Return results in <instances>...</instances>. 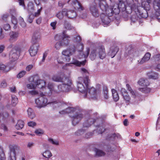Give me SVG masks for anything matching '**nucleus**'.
Wrapping results in <instances>:
<instances>
[{"instance_id":"f257e3e1","label":"nucleus","mask_w":160,"mask_h":160,"mask_svg":"<svg viewBox=\"0 0 160 160\" xmlns=\"http://www.w3.org/2000/svg\"><path fill=\"white\" fill-rule=\"evenodd\" d=\"M81 70L83 78L82 77L78 78L77 82V87L78 91L83 93L84 97H86L87 95V93H86V89H87L88 88L89 81L88 79L89 73L88 71L84 68H81Z\"/></svg>"},{"instance_id":"f03ea898","label":"nucleus","mask_w":160,"mask_h":160,"mask_svg":"<svg viewBox=\"0 0 160 160\" xmlns=\"http://www.w3.org/2000/svg\"><path fill=\"white\" fill-rule=\"evenodd\" d=\"M63 83L58 86L57 89L54 90L53 85L51 83L48 84V88L52 94H59L61 92H67L72 89V82L68 78H65Z\"/></svg>"},{"instance_id":"7ed1b4c3","label":"nucleus","mask_w":160,"mask_h":160,"mask_svg":"<svg viewBox=\"0 0 160 160\" xmlns=\"http://www.w3.org/2000/svg\"><path fill=\"white\" fill-rule=\"evenodd\" d=\"M73 112H75V114L71 117L72 124L75 126L79 123L83 117L82 114L80 113L78 109L68 107L65 109L59 112V113L62 115Z\"/></svg>"},{"instance_id":"20e7f679","label":"nucleus","mask_w":160,"mask_h":160,"mask_svg":"<svg viewBox=\"0 0 160 160\" xmlns=\"http://www.w3.org/2000/svg\"><path fill=\"white\" fill-rule=\"evenodd\" d=\"M99 6L102 11L101 13H104L109 16H112L114 14H117L119 12L118 6H115V8H113L112 3L109 8L107 3L104 1H102L99 2Z\"/></svg>"},{"instance_id":"39448f33","label":"nucleus","mask_w":160,"mask_h":160,"mask_svg":"<svg viewBox=\"0 0 160 160\" xmlns=\"http://www.w3.org/2000/svg\"><path fill=\"white\" fill-rule=\"evenodd\" d=\"M29 81L30 83L27 84V86L29 89H34L36 87L41 88L44 87L46 84L44 81L36 79L35 77L33 76L29 78Z\"/></svg>"},{"instance_id":"423d86ee","label":"nucleus","mask_w":160,"mask_h":160,"mask_svg":"<svg viewBox=\"0 0 160 160\" xmlns=\"http://www.w3.org/2000/svg\"><path fill=\"white\" fill-rule=\"evenodd\" d=\"M106 56V53L104 48L103 46H99L91 51L90 58L92 60L95 59L96 56L103 59L105 58Z\"/></svg>"},{"instance_id":"0eeeda50","label":"nucleus","mask_w":160,"mask_h":160,"mask_svg":"<svg viewBox=\"0 0 160 160\" xmlns=\"http://www.w3.org/2000/svg\"><path fill=\"white\" fill-rule=\"evenodd\" d=\"M127 3V10L128 14H129L132 13V10L136 12H139L141 16L143 18H145L147 17V12L146 11V13L145 15H144L143 13H141L139 11L138 6L134 3L133 0H126Z\"/></svg>"},{"instance_id":"6e6552de","label":"nucleus","mask_w":160,"mask_h":160,"mask_svg":"<svg viewBox=\"0 0 160 160\" xmlns=\"http://www.w3.org/2000/svg\"><path fill=\"white\" fill-rule=\"evenodd\" d=\"M76 51V48L74 46L71 45L69 49L63 51L62 54L63 55L62 58L65 62H69L70 60V56L72 55Z\"/></svg>"},{"instance_id":"1a4fd4ad","label":"nucleus","mask_w":160,"mask_h":160,"mask_svg":"<svg viewBox=\"0 0 160 160\" xmlns=\"http://www.w3.org/2000/svg\"><path fill=\"white\" fill-rule=\"evenodd\" d=\"M35 102L37 107L39 108L44 107L48 103L46 96L43 93H40L39 97L35 100Z\"/></svg>"},{"instance_id":"9d476101","label":"nucleus","mask_w":160,"mask_h":160,"mask_svg":"<svg viewBox=\"0 0 160 160\" xmlns=\"http://www.w3.org/2000/svg\"><path fill=\"white\" fill-rule=\"evenodd\" d=\"M9 158L10 160H16V155L21 152V150L19 146L14 145L10 148Z\"/></svg>"},{"instance_id":"9b49d317","label":"nucleus","mask_w":160,"mask_h":160,"mask_svg":"<svg viewBox=\"0 0 160 160\" xmlns=\"http://www.w3.org/2000/svg\"><path fill=\"white\" fill-rule=\"evenodd\" d=\"M95 121L92 119L88 120L87 122H84L83 124V128L82 129L78 130L75 132V134L77 136L81 135L84 133L86 129H84L85 128H88L91 124H93Z\"/></svg>"},{"instance_id":"f8f14e48","label":"nucleus","mask_w":160,"mask_h":160,"mask_svg":"<svg viewBox=\"0 0 160 160\" xmlns=\"http://www.w3.org/2000/svg\"><path fill=\"white\" fill-rule=\"evenodd\" d=\"M83 45L82 43L80 42L77 43L76 48L79 52H81L78 56L79 58H86L89 55V48L87 49L86 54H84L81 52L83 50Z\"/></svg>"},{"instance_id":"ddd939ff","label":"nucleus","mask_w":160,"mask_h":160,"mask_svg":"<svg viewBox=\"0 0 160 160\" xmlns=\"http://www.w3.org/2000/svg\"><path fill=\"white\" fill-rule=\"evenodd\" d=\"M86 93H87V95L85 98L88 97L93 99H95L97 98L98 94L97 91L93 87L89 88L88 86Z\"/></svg>"},{"instance_id":"4468645a","label":"nucleus","mask_w":160,"mask_h":160,"mask_svg":"<svg viewBox=\"0 0 160 160\" xmlns=\"http://www.w3.org/2000/svg\"><path fill=\"white\" fill-rule=\"evenodd\" d=\"M89 9L92 15L95 17H98L100 14L95 2L93 3L90 5Z\"/></svg>"},{"instance_id":"2eb2a0df","label":"nucleus","mask_w":160,"mask_h":160,"mask_svg":"<svg viewBox=\"0 0 160 160\" xmlns=\"http://www.w3.org/2000/svg\"><path fill=\"white\" fill-rule=\"evenodd\" d=\"M48 103L50 104V105L54 109H63L66 108V105L65 104L57 101H54L50 102H48Z\"/></svg>"},{"instance_id":"dca6fc26","label":"nucleus","mask_w":160,"mask_h":160,"mask_svg":"<svg viewBox=\"0 0 160 160\" xmlns=\"http://www.w3.org/2000/svg\"><path fill=\"white\" fill-rule=\"evenodd\" d=\"M113 8H115V6H118V8L119 10L117 14H114L115 15H117L119 13L120 10L122 11H126V12L128 13L127 10V6H126L125 4L123 2H119L118 4H117L115 2H112Z\"/></svg>"},{"instance_id":"f3484780","label":"nucleus","mask_w":160,"mask_h":160,"mask_svg":"<svg viewBox=\"0 0 160 160\" xmlns=\"http://www.w3.org/2000/svg\"><path fill=\"white\" fill-rule=\"evenodd\" d=\"M39 46L38 43L34 44L31 46L29 51L30 54L32 57L34 56L37 54Z\"/></svg>"},{"instance_id":"a211bd4d","label":"nucleus","mask_w":160,"mask_h":160,"mask_svg":"<svg viewBox=\"0 0 160 160\" xmlns=\"http://www.w3.org/2000/svg\"><path fill=\"white\" fill-rule=\"evenodd\" d=\"M19 54L14 48L13 49L9 54V59L12 62L15 61L19 56Z\"/></svg>"},{"instance_id":"6ab92c4d","label":"nucleus","mask_w":160,"mask_h":160,"mask_svg":"<svg viewBox=\"0 0 160 160\" xmlns=\"http://www.w3.org/2000/svg\"><path fill=\"white\" fill-rule=\"evenodd\" d=\"M119 50V48L118 47L115 45H113L110 48L108 54L112 58H113L116 55Z\"/></svg>"},{"instance_id":"aec40b11","label":"nucleus","mask_w":160,"mask_h":160,"mask_svg":"<svg viewBox=\"0 0 160 160\" xmlns=\"http://www.w3.org/2000/svg\"><path fill=\"white\" fill-rule=\"evenodd\" d=\"M138 53V52L135 49L129 47L126 50L125 55L126 57L128 56H131V57H133L137 55Z\"/></svg>"},{"instance_id":"412c9836","label":"nucleus","mask_w":160,"mask_h":160,"mask_svg":"<svg viewBox=\"0 0 160 160\" xmlns=\"http://www.w3.org/2000/svg\"><path fill=\"white\" fill-rule=\"evenodd\" d=\"M62 39L61 40V42L62 43V44L63 46H67L68 45L70 42L69 38L70 37L67 34H65L63 33L62 36Z\"/></svg>"},{"instance_id":"4be33fe9","label":"nucleus","mask_w":160,"mask_h":160,"mask_svg":"<svg viewBox=\"0 0 160 160\" xmlns=\"http://www.w3.org/2000/svg\"><path fill=\"white\" fill-rule=\"evenodd\" d=\"M9 35L10 37L9 41L11 42H13L17 40L19 33L17 32L12 31L10 32Z\"/></svg>"},{"instance_id":"5701e85b","label":"nucleus","mask_w":160,"mask_h":160,"mask_svg":"<svg viewBox=\"0 0 160 160\" xmlns=\"http://www.w3.org/2000/svg\"><path fill=\"white\" fill-rule=\"evenodd\" d=\"M108 15L104 13H101V18L102 23L104 25H108L110 22V19Z\"/></svg>"},{"instance_id":"b1692460","label":"nucleus","mask_w":160,"mask_h":160,"mask_svg":"<svg viewBox=\"0 0 160 160\" xmlns=\"http://www.w3.org/2000/svg\"><path fill=\"white\" fill-rule=\"evenodd\" d=\"M64 11L65 16L68 18H73L76 16V13L73 10L68 11L67 9H64Z\"/></svg>"},{"instance_id":"393cba45","label":"nucleus","mask_w":160,"mask_h":160,"mask_svg":"<svg viewBox=\"0 0 160 160\" xmlns=\"http://www.w3.org/2000/svg\"><path fill=\"white\" fill-rule=\"evenodd\" d=\"M151 54L149 52L146 53L141 60L138 61V64H141L148 61L150 59Z\"/></svg>"},{"instance_id":"a878e982","label":"nucleus","mask_w":160,"mask_h":160,"mask_svg":"<svg viewBox=\"0 0 160 160\" xmlns=\"http://www.w3.org/2000/svg\"><path fill=\"white\" fill-rule=\"evenodd\" d=\"M72 2V3L71 4L75 9L79 11L83 10V7L77 0H73Z\"/></svg>"},{"instance_id":"bb28decb","label":"nucleus","mask_w":160,"mask_h":160,"mask_svg":"<svg viewBox=\"0 0 160 160\" xmlns=\"http://www.w3.org/2000/svg\"><path fill=\"white\" fill-rule=\"evenodd\" d=\"M153 8L156 12L160 15V0H153Z\"/></svg>"},{"instance_id":"cd10ccee","label":"nucleus","mask_w":160,"mask_h":160,"mask_svg":"<svg viewBox=\"0 0 160 160\" xmlns=\"http://www.w3.org/2000/svg\"><path fill=\"white\" fill-rule=\"evenodd\" d=\"M40 38L39 32H37L34 33L32 37V42L33 44L38 43L37 42L39 40Z\"/></svg>"},{"instance_id":"c85d7f7f","label":"nucleus","mask_w":160,"mask_h":160,"mask_svg":"<svg viewBox=\"0 0 160 160\" xmlns=\"http://www.w3.org/2000/svg\"><path fill=\"white\" fill-rule=\"evenodd\" d=\"M138 84L141 86H147L149 85V82L148 80L141 78L138 82Z\"/></svg>"},{"instance_id":"c756f323","label":"nucleus","mask_w":160,"mask_h":160,"mask_svg":"<svg viewBox=\"0 0 160 160\" xmlns=\"http://www.w3.org/2000/svg\"><path fill=\"white\" fill-rule=\"evenodd\" d=\"M86 60H85L82 62H80L74 58H73L71 63L77 66H80L81 65H84L86 62Z\"/></svg>"},{"instance_id":"7c9ffc66","label":"nucleus","mask_w":160,"mask_h":160,"mask_svg":"<svg viewBox=\"0 0 160 160\" xmlns=\"http://www.w3.org/2000/svg\"><path fill=\"white\" fill-rule=\"evenodd\" d=\"M126 86L129 92L131 94L132 97L135 98L137 95V93L136 92L134 91L131 88L129 84H127Z\"/></svg>"},{"instance_id":"2f4dec72","label":"nucleus","mask_w":160,"mask_h":160,"mask_svg":"<svg viewBox=\"0 0 160 160\" xmlns=\"http://www.w3.org/2000/svg\"><path fill=\"white\" fill-rule=\"evenodd\" d=\"M113 99L114 101L117 102L119 99V96L117 91L114 89H112Z\"/></svg>"},{"instance_id":"473e14b6","label":"nucleus","mask_w":160,"mask_h":160,"mask_svg":"<svg viewBox=\"0 0 160 160\" xmlns=\"http://www.w3.org/2000/svg\"><path fill=\"white\" fill-rule=\"evenodd\" d=\"M65 78H62L59 75H55L52 77V79L53 80L56 82H62L64 81Z\"/></svg>"},{"instance_id":"72a5a7b5","label":"nucleus","mask_w":160,"mask_h":160,"mask_svg":"<svg viewBox=\"0 0 160 160\" xmlns=\"http://www.w3.org/2000/svg\"><path fill=\"white\" fill-rule=\"evenodd\" d=\"M28 117L31 119H32L35 117V114L33 110L31 108H29L27 110Z\"/></svg>"},{"instance_id":"f704fd0d","label":"nucleus","mask_w":160,"mask_h":160,"mask_svg":"<svg viewBox=\"0 0 160 160\" xmlns=\"http://www.w3.org/2000/svg\"><path fill=\"white\" fill-rule=\"evenodd\" d=\"M147 75L149 78L153 79H156L158 77V75L157 73L152 71L148 72Z\"/></svg>"},{"instance_id":"c9c22d12","label":"nucleus","mask_w":160,"mask_h":160,"mask_svg":"<svg viewBox=\"0 0 160 160\" xmlns=\"http://www.w3.org/2000/svg\"><path fill=\"white\" fill-rule=\"evenodd\" d=\"M24 126V122L21 120H19L18 121L15 126L16 129L19 130L22 129Z\"/></svg>"},{"instance_id":"e433bc0d","label":"nucleus","mask_w":160,"mask_h":160,"mask_svg":"<svg viewBox=\"0 0 160 160\" xmlns=\"http://www.w3.org/2000/svg\"><path fill=\"white\" fill-rule=\"evenodd\" d=\"M27 9L29 13H33L34 11V7L32 3H29L28 5Z\"/></svg>"},{"instance_id":"4c0bfd02","label":"nucleus","mask_w":160,"mask_h":160,"mask_svg":"<svg viewBox=\"0 0 160 160\" xmlns=\"http://www.w3.org/2000/svg\"><path fill=\"white\" fill-rule=\"evenodd\" d=\"M18 102V99L17 97L14 95H12V103L13 106H15Z\"/></svg>"},{"instance_id":"58836bf2","label":"nucleus","mask_w":160,"mask_h":160,"mask_svg":"<svg viewBox=\"0 0 160 160\" xmlns=\"http://www.w3.org/2000/svg\"><path fill=\"white\" fill-rule=\"evenodd\" d=\"M42 156L46 158H49L52 156V155L49 150L46 151L42 154Z\"/></svg>"},{"instance_id":"ea45409f","label":"nucleus","mask_w":160,"mask_h":160,"mask_svg":"<svg viewBox=\"0 0 160 160\" xmlns=\"http://www.w3.org/2000/svg\"><path fill=\"white\" fill-rule=\"evenodd\" d=\"M10 68L8 66H6L4 64H0V70L1 71L8 72Z\"/></svg>"},{"instance_id":"a19ab883","label":"nucleus","mask_w":160,"mask_h":160,"mask_svg":"<svg viewBox=\"0 0 160 160\" xmlns=\"http://www.w3.org/2000/svg\"><path fill=\"white\" fill-rule=\"evenodd\" d=\"M94 151L96 152V155L98 156H102L105 155V153L102 151L95 148Z\"/></svg>"},{"instance_id":"79ce46f5","label":"nucleus","mask_w":160,"mask_h":160,"mask_svg":"<svg viewBox=\"0 0 160 160\" xmlns=\"http://www.w3.org/2000/svg\"><path fill=\"white\" fill-rule=\"evenodd\" d=\"M145 87L138 88V90L141 92L144 93H148L150 91V89L148 88L147 86H145Z\"/></svg>"},{"instance_id":"37998d69","label":"nucleus","mask_w":160,"mask_h":160,"mask_svg":"<svg viewBox=\"0 0 160 160\" xmlns=\"http://www.w3.org/2000/svg\"><path fill=\"white\" fill-rule=\"evenodd\" d=\"M64 9L62 12H59L56 15L57 17L60 19H62L64 16H65V13L64 12Z\"/></svg>"},{"instance_id":"c03bdc74","label":"nucleus","mask_w":160,"mask_h":160,"mask_svg":"<svg viewBox=\"0 0 160 160\" xmlns=\"http://www.w3.org/2000/svg\"><path fill=\"white\" fill-rule=\"evenodd\" d=\"M48 141L49 143L53 145H58L59 144V142L58 140L53 139L52 138H49L48 139Z\"/></svg>"},{"instance_id":"a18cd8bd","label":"nucleus","mask_w":160,"mask_h":160,"mask_svg":"<svg viewBox=\"0 0 160 160\" xmlns=\"http://www.w3.org/2000/svg\"><path fill=\"white\" fill-rule=\"evenodd\" d=\"M108 89L107 87H104L103 88V93L105 98L108 99L109 96L108 95Z\"/></svg>"},{"instance_id":"49530a36","label":"nucleus","mask_w":160,"mask_h":160,"mask_svg":"<svg viewBox=\"0 0 160 160\" xmlns=\"http://www.w3.org/2000/svg\"><path fill=\"white\" fill-rule=\"evenodd\" d=\"M29 14L28 16L27 20L30 23H31L34 18V15L33 13H29Z\"/></svg>"},{"instance_id":"de8ad7c7","label":"nucleus","mask_w":160,"mask_h":160,"mask_svg":"<svg viewBox=\"0 0 160 160\" xmlns=\"http://www.w3.org/2000/svg\"><path fill=\"white\" fill-rule=\"evenodd\" d=\"M15 49L17 51L19 54L22 52L25 51L27 50L26 48L23 47H16L15 48Z\"/></svg>"},{"instance_id":"09e8293b","label":"nucleus","mask_w":160,"mask_h":160,"mask_svg":"<svg viewBox=\"0 0 160 160\" xmlns=\"http://www.w3.org/2000/svg\"><path fill=\"white\" fill-rule=\"evenodd\" d=\"M122 96L123 99L125 102L127 104H129L130 100V98L129 95L127 94L124 95Z\"/></svg>"},{"instance_id":"8fccbe9b","label":"nucleus","mask_w":160,"mask_h":160,"mask_svg":"<svg viewBox=\"0 0 160 160\" xmlns=\"http://www.w3.org/2000/svg\"><path fill=\"white\" fill-rule=\"evenodd\" d=\"M11 22L14 25L13 28L15 29L16 28V25L17 23V20L16 18L14 16H12Z\"/></svg>"},{"instance_id":"3c124183","label":"nucleus","mask_w":160,"mask_h":160,"mask_svg":"<svg viewBox=\"0 0 160 160\" xmlns=\"http://www.w3.org/2000/svg\"><path fill=\"white\" fill-rule=\"evenodd\" d=\"M5 157L2 148H0V159L1 160H5Z\"/></svg>"},{"instance_id":"603ef678","label":"nucleus","mask_w":160,"mask_h":160,"mask_svg":"<svg viewBox=\"0 0 160 160\" xmlns=\"http://www.w3.org/2000/svg\"><path fill=\"white\" fill-rule=\"evenodd\" d=\"M61 41L57 42L55 45V48L57 50L59 49L62 46H63Z\"/></svg>"},{"instance_id":"864d4df0","label":"nucleus","mask_w":160,"mask_h":160,"mask_svg":"<svg viewBox=\"0 0 160 160\" xmlns=\"http://www.w3.org/2000/svg\"><path fill=\"white\" fill-rule=\"evenodd\" d=\"M0 112V117H2V118H6L9 116V114L7 112H3V113H1Z\"/></svg>"},{"instance_id":"5fc2aeb1","label":"nucleus","mask_w":160,"mask_h":160,"mask_svg":"<svg viewBox=\"0 0 160 160\" xmlns=\"http://www.w3.org/2000/svg\"><path fill=\"white\" fill-rule=\"evenodd\" d=\"M26 73V72L25 71H22L19 72L17 75V78H21Z\"/></svg>"},{"instance_id":"6e6d98bb","label":"nucleus","mask_w":160,"mask_h":160,"mask_svg":"<svg viewBox=\"0 0 160 160\" xmlns=\"http://www.w3.org/2000/svg\"><path fill=\"white\" fill-rule=\"evenodd\" d=\"M28 93L29 94H31L33 96L37 95L38 94V92L35 90H32L30 91Z\"/></svg>"},{"instance_id":"4d7b16f0","label":"nucleus","mask_w":160,"mask_h":160,"mask_svg":"<svg viewBox=\"0 0 160 160\" xmlns=\"http://www.w3.org/2000/svg\"><path fill=\"white\" fill-rule=\"evenodd\" d=\"M7 86V83L5 80H3L0 84L1 88H5Z\"/></svg>"},{"instance_id":"13d9d810","label":"nucleus","mask_w":160,"mask_h":160,"mask_svg":"<svg viewBox=\"0 0 160 160\" xmlns=\"http://www.w3.org/2000/svg\"><path fill=\"white\" fill-rule=\"evenodd\" d=\"M138 17L136 14L133 15L131 18V19L132 22H135L138 20Z\"/></svg>"},{"instance_id":"bf43d9fd","label":"nucleus","mask_w":160,"mask_h":160,"mask_svg":"<svg viewBox=\"0 0 160 160\" xmlns=\"http://www.w3.org/2000/svg\"><path fill=\"white\" fill-rule=\"evenodd\" d=\"M81 40V37L79 36H77L74 37L73 41L74 42H76L78 43L80 42H79Z\"/></svg>"},{"instance_id":"052dcab7","label":"nucleus","mask_w":160,"mask_h":160,"mask_svg":"<svg viewBox=\"0 0 160 160\" xmlns=\"http://www.w3.org/2000/svg\"><path fill=\"white\" fill-rule=\"evenodd\" d=\"M8 16H9L8 14V13H6V14H3L1 18H2V20H3V21H6L7 20V18L8 17Z\"/></svg>"},{"instance_id":"680f3d73","label":"nucleus","mask_w":160,"mask_h":160,"mask_svg":"<svg viewBox=\"0 0 160 160\" xmlns=\"http://www.w3.org/2000/svg\"><path fill=\"white\" fill-rule=\"evenodd\" d=\"M42 7H41L40 9H39L38 10L37 12H36L34 14V17H38L40 15V12L42 10Z\"/></svg>"},{"instance_id":"e2e57ef3","label":"nucleus","mask_w":160,"mask_h":160,"mask_svg":"<svg viewBox=\"0 0 160 160\" xmlns=\"http://www.w3.org/2000/svg\"><path fill=\"white\" fill-rule=\"evenodd\" d=\"M120 92L122 96L128 94L127 91L124 88H121L120 90Z\"/></svg>"},{"instance_id":"0e129e2a","label":"nucleus","mask_w":160,"mask_h":160,"mask_svg":"<svg viewBox=\"0 0 160 160\" xmlns=\"http://www.w3.org/2000/svg\"><path fill=\"white\" fill-rule=\"evenodd\" d=\"M3 28L6 31H8L10 29V25L8 24H6L4 25Z\"/></svg>"},{"instance_id":"69168bd1","label":"nucleus","mask_w":160,"mask_h":160,"mask_svg":"<svg viewBox=\"0 0 160 160\" xmlns=\"http://www.w3.org/2000/svg\"><path fill=\"white\" fill-rule=\"evenodd\" d=\"M112 137H113L115 139L116 138H121V135L119 133H114L112 134Z\"/></svg>"},{"instance_id":"338daca9","label":"nucleus","mask_w":160,"mask_h":160,"mask_svg":"<svg viewBox=\"0 0 160 160\" xmlns=\"http://www.w3.org/2000/svg\"><path fill=\"white\" fill-rule=\"evenodd\" d=\"M65 26L66 28L68 29H72L73 28L72 26H71V25L68 23H65Z\"/></svg>"},{"instance_id":"774afa93","label":"nucleus","mask_w":160,"mask_h":160,"mask_svg":"<svg viewBox=\"0 0 160 160\" xmlns=\"http://www.w3.org/2000/svg\"><path fill=\"white\" fill-rule=\"evenodd\" d=\"M35 132L38 135H40V134H42L43 133V131L41 129H37L36 130Z\"/></svg>"}]
</instances>
